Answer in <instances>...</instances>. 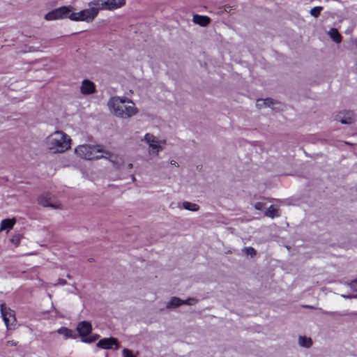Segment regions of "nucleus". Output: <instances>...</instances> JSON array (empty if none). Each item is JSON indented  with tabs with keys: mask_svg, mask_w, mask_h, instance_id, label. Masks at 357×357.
I'll return each mask as SVG.
<instances>
[{
	"mask_svg": "<svg viewBox=\"0 0 357 357\" xmlns=\"http://www.w3.org/2000/svg\"><path fill=\"white\" fill-rule=\"evenodd\" d=\"M66 283H67V282L66 280L60 278L57 280L56 283L54 284V286H57V285L63 286V285L66 284Z\"/></svg>",
	"mask_w": 357,
	"mask_h": 357,
	"instance_id": "obj_34",
	"label": "nucleus"
},
{
	"mask_svg": "<svg viewBox=\"0 0 357 357\" xmlns=\"http://www.w3.org/2000/svg\"><path fill=\"white\" fill-rule=\"evenodd\" d=\"M128 167L130 169L132 168V163L128 164Z\"/></svg>",
	"mask_w": 357,
	"mask_h": 357,
	"instance_id": "obj_39",
	"label": "nucleus"
},
{
	"mask_svg": "<svg viewBox=\"0 0 357 357\" xmlns=\"http://www.w3.org/2000/svg\"><path fill=\"white\" fill-rule=\"evenodd\" d=\"M111 10L121 8L126 4V0H109Z\"/></svg>",
	"mask_w": 357,
	"mask_h": 357,
	"instance_id": "obj_21",
	"label": "nucleus"
},
{
	"mask_svg": "<svg viewBox=\"0 0 357 357\" xmlns=\"http://www.w3.org/2000/svg\"><path fill=\"white\" fill-rule=\"evenodd\" d=\"M323 313L325 314H331L333 312L324 311V312H323Z\"/></svg>",
	"mask_w": 357,
	"mask_h": 357,
	"instance_id": "obj_38",
	"label": "nucleus"
},
{
	"mask_svg": "<svg viewBox=\"0 0 357 357\" xmlns=\"http://www.w3.org/2000/svg\"><path fill=\"white\" fill-rule=\"evenodd\" d=\"M183 208L185 210H188L190 211H197L199 208V205L195 203H191L190 202H183Z\"/></svg>",
	"mask_w": 357,
	"mask_h": 357,
	"instance_id": "obj_22",
	"label": "nucleus"
},
{
	"mask_svg": "<svg viewBox=\"0 0 357 357\" xmlns=\"http://www.w3.org/2000/svg\"><path fill=\"white\" fill-rule=\"evenodd\" d=\"M80 90L81 93L84 95L92 94L96 91V85L89 79H84L82 82Z\"/></svg>",
	"mask_w": 357,
	"mask_h": 357,
	"instance_id": "obj_13",
	"label": "nucleus"
},
{
	"mask_svg": "<svg viewBox=\"0 0 357 357\" xmlns=\"http://www.w3.org/2000/svg\"><path fill=\"white\" fill-rule=\"evenodd\" d=\"M262 101H263V99H258L257 100L256 105H257V107L261 108L264 105V104L262 103Z\"/></svg>",
	"mask_w": 357,
	"mask_h": 357,
	"instance_id": "obj_35",
	"label": "nucleus"
},
{
	"mask_svg": "<svg viewBox=\"0 0 357 357\" xmlns=\"http://www.w3.org/2000/svg\"><path fill=\"white\" fill-rule=\"evenodd\" d=\"M16 223V219L15 218H8L3 220L1 222V227H0V231L7 230L9 231L12 229L14 227V225Z\"/></svg>",
	"mask_w": 357,
	"mask_h": 357,
	"instance_id": "obj_15",
	"label": "nucleus"
},
{
	"mask_svg": "<svg viewBox=\"0 0 357 357\" xmlns=\"http://www.w3.org/2000/svg\"><path fill=\"white\" fill-rule=\"evenodd\" d=\"M243 252L247 255H250V257H253L254 256L256 255L257 254V252L255 250V248H253L252 247H245L244 248V249L243 250Z\"/></svg>",
	"mask_w": 357,
	"mask_h": 357,
	"instance_id": "obj_25",
	"label": "nucleus"
},
{
	"mask_svg": "<svg viewBox=\"0 0 357 357\" xmlns=\"http://www.w3.org/2000/svg\"><path fill=\"white\" fill-rule=\"evenodd\" d=\"M342 296L344 298H355V297H354V295H342Z\"/></svg>",
	"mask_w": 357,
	"mask_h": 357,
	"instance_id": "obj_36",
	"label": "nucleus"
},
{
	"mask_svg": "<svg viewBox=\"0 0 357 357\" xmlns=\"http://www.w3.org/2000/svg\"><path fill=\"white\" fill-rule=\"evenodd\" d=\"M110 112L121 119H129L138 112L135 104L126 97L114 96L107 102Z\"/></svg>",
	"mask_w": 357,
	"mask_h": 357,
	"instance_id": "obj_1",
	"label": "nucleus"
},
{
	"mask_svg": "<svg viewBox=\"0 0 357 357\" xmlns=\"http://www.w3.org/2000/svg\"><path fill=\"white\" fill-rule=\"evenodd\" d=\"M72 6H61L56 8L45 15V19L47 21L57 20L63 18H68L70 13L73 11Z\"/></svg>",
	"mask_w": 357,
	"mask_h": 357,
	"instance_id": "obj_6",
	"label": "nucleus"
},
{
	"mask_svg": "<svg viewBox=\"0 0 357 357\" xmlns=\"http://www.w3.org/2000/svg\"><path fill=\"white\" fill-rule=\"evenodd\" d=\"M144 141L148 144L149 153L158 155L162 151V146L166 144L165 139H159L151 133L144 135Z\"/></svg>",
	"mask_w": 357,
	"mask_h": 357,
	"instance_id": "obj_4",
	"label": "nucleus"
},
{
	"mask_svg": "<svg viewBox=\"0 0 357 357\" xmlns=\"http://www.w3.org/2000/svg\"><path fill=\"white\" fill-rule=\"evenodd\" d=\"M181 305H183V300L178 297H172L169 302L166 305L167 309L176 308Z\"/></svg>",
	"mask_w": 357,
	"mask_h": 357,
	"instance_id": "obj_17",
	"label": "nucleus"
},
{
	"mask_svg": "<svg viewBox=\"0 0 357 357\" xmlns=\"http://www.w3.org/2000/svg\"><path fill=\"white\" fill-rule=\"evenodd\" d=\"M67 278H70V275H67Z\"/></svg>",
	"mask_w": 357,
	"mask_h": 357,
	"instance_id": "obj_42",
	"label": "nucleus"
},
{
	"mask_svg": "<svg viewBox=\"0 0 357 357\" xmlns=\"http://www.w3.org/2000/svg\"><path fill=\"white\" fill-rule=\"evenodd\" d=\"M89 7L96 10V16L98 15L100 10H103L102 0H93L89 3Z\"/></svg>",
	"mask_w": 357,
	"mask_h": 357,
	"instance_id": "obj_18",
	"label": "nucleus"
},
{
	"mask_svg": "<svg viewBox=\"0 0 357 357\" xmlns=\"http://www.w3.org/2000/svg\"><path fill=\"white\" fill-rule=\"evenodd\" d=\"M71 139L63 131H55L45 140L47 149L53 153H61L70 148Z\"/></svg>",
	"mask_w": 357,
	"mask_h": 357,
	"instance_id": "obj_2",
	"label": "nucleus"
},
{
	"mask_svg": "<svg viewBox=\"0 0 357 357\" xmlns=\"http://www.w3.org/2000/svg\"><path fill=\"white\" fill-rule=\"evenodd\" d=\"M96 10L89 7L88 8L80 10L78 13L70 12L68 18L75 22L84 21L90 22L96 17Z\"/></svg>",
	"mask_w": 357,
	"mask_h": 357,
	"instance_id": "obj_5",
	"label": "nucleus"
},
{
	"mask_svg": "<svg viewBox=\"0 0 357 357\" xmlns=\"http://www.w3.org/2000/svg\"><path fill=\"white\" fill-rule=\"evenodd\" d=\"M56 332L59 334L63 335L66 339H75L77 337V335L73 332V331L66 327H61L56 331Z\"/></svg>",
	"mask_w": 357,
	"mask_h": 357,
	"instance_id": "obj_16",
	"label": "nucleus"
},
{
	"mask_svg": "<svg viewBox=\"0 0 357 357\" xmlns=\"http://www.w3.org/2000/svg\"><path fill=\"white\" fill-rule=\"evenodd\" d=\"M262 103L264 104V106H271L274 104V100L271 98L263 99Z\"/></svg>",
	"mask_w": 357,
	"mask_h": 357,
	"instance_id": "obj_32",
	"label": "nucleus"
},
{
	"mask_svg": "<svg viewBox=\"0 0 357 357\" xmlns=\"http://www.w3.org/2000/svg\"><path fill=\"white\" fill-rule=\"evenodd\" d=\"M335 120L342 124H351L354 122L355 118L351 111H342L336 115Z\"/></svg>",
	"mask_w": 357,
	"mask_h": 357,
	"instance_id": "obj_10",
	"label": "nucleus"
},
{
	"mask_svg": "<svg viewBox=\"0 0 357 357\" xmlns=\"http://www.w3.org/2000/svg\"><path fill=\"white\" fill-rule=\"evenodd\" d=\"M278 209L271 205L266 209L264 215H265V216L273 218L275 216L278 215Z\"/></svg>",
	"mask_w": 357,
	"mask_h": 357,
	"instance_id": "obj_23",
	"label": "nucleus"
},
{
	"mask_svg": "<svg viewBox=\"0 0 357 357\" xmlns=\"http://www.w3.org/2000/svg\"><path fill=\"white\" fill-rule=\"evenodd\" d=\"M103 10H111L110 3L109 0H102Z\"/></svg>",
	"mask_w": 357,
	"mask_h": 357,
	"instance_id": "obj_30",
	"label": "nucleus"
},
{
	"mask_svg": "<svg viewBox=\"0 0 357 357\" xmlns=\"http://www.w3.org/2000/svg\"><path fill=\"white\" fill-rule=\"evenodd\" d=\"M210 21V18L204 15H194L192 18V22L195 24H199L202 26H207L209 24Z\"/></svg>",
	"mask_w": 357,
	"mask_h": 357,
	"instance_id": "obj_14",
	"label": "nucleus"
},
{
	"mask_svg": "<svg viewBox=\"0 0 357 357\" xmlns=\"http://www.w3.org/2000/svg\"><path fill=\"white\" fill-rule=\"evenodd\" d=\"M354 297H355V298H357V294H354Z\"/></svg>",
	"mask_w": 357,
	"mask_h": 357,
	"instance_id": "obj_41",
	"label": "nucleus"
},
{
	"mask_svg": "<svg viewBox=\"0 0 357 357\" xmlns=\"http://www.w3.org/2000/svg\"><path fill=\"white\" fill-rule=\"evenodd\" d=\"M106 357H107V356H106Z\"/></svg>",
	"mask_w": 357,
	"mask_h": 357,
	"instance_id": "obj_43",
	"label": "nucleus"
},
{
	"mask_svg": "<svg viewBox=\"0 0 357 357\" xmlns=\"http://www.w3.org/2000/svg\"><path fill=\"white\" fill-rule=\"evenodd\" d=\"M17 344V342L14 340H8L6 342V347H15Z\"/></svg>",
	"mask_w": 357,
	"mask_h": 357,
	"instance_id": "obj_33",
	"label": "nucleus"
},
{
	"mask_svg": "<svg viewBox=\"0 0 357 357\" xmlns=\"http://www.w3.org/2000/svg\"><path fill=\"white\" fill-rule=\"evenodd\" d=\"M123 357H135L132 353L131 352V351H130L129 349H124L123 350Z\"/></svg>",
	"mask_w": 357,
	"mask_h": 357,
	"instance_id": "obj_31",
	"label": "nucleus"
},
{
	"mask_svg": "<svg viewBox=\"0 0 357 357\" xmlns=\"http://www.w3.org/2000/svg\"><path fill=\"white\" fill-rule=\"evenodd\" d=\"M38 203L43 207H50L52 208H59L61 204L56 201L50 193H44L38 197Z\"/></svg>",
	"mask_w": 357,
	"mask_h": 357,
	"instance_id": "obj_8",
	"label": "nucleus"
},
{
	"mask_svg": "<svg viewBox=\"0 0 357 357\" xmlns=\"http://www.w3.org/2000/svg\"><path fill=\"white\" fill-rule=\"evenodd\" d=\"M328 35L335 43H339L341 42L342 37L336 29L331 28L328 31Z\"/></svg>",
	"mask_w": 357,
	"mask_h": 357,
	"instance_id": "obj_20",
	"label": "nucleus"
},
{
	"mask_svg": "<svg viewBox=\"0 0 357 357\" xmlns=\"http://www.w3.org/2000/svg\"><path fill=\"white\" fill-rule=\"evenodd\" d=\"M76 329L82 338H86V337L91 332L92 326L90 322L82 321L78 323Z\"/></svg>",
	"mask_w": 357,
	"mask_h": 357,
	"instance_id": "obj_11",
	"label": "nucleus"
},
{
	"mask_svg": "<svg viewBox=\"0 0 357 357\" xmlns=\"http://www.w3.org/2000/svg\"><path fill=\"white\" fill-rule=\"evenodd\" d=\"M323 10V7L321 6H316L312 8L310 10V15H312L314 17H317L319 15L321 10Z\"/></svg>",
	"mask_w": 357,
	"mask_h": 357,
	"instance_id": "obj_24",
	"label": "nucleus"
},
{
	"mask_svg": "<svg viewBox=\"0 0 357 357\" xmlns=\"http://www.w3.org/2000/svg\"><path fill=\"white\" fill-rule=\"evenodd\" d=\"M266 206V203L263 202H258L255 204V208L257 210H263Z\"/></svg>",
	"mask_w": 357,
	"mask_h": 357,
	"instance_id": "obj_29",
	"label": "nucleus"
},
{
	"mask_svg": "<svg viewBox=\"0 0 357 357\" xmlns=\"http://www.w3.org/2000/svg\"><path fill=\"white\" fill-rule=\"evenodd\" d=\"M346 285L353 291H357V278L349 282H347Z\"/></svg>",
	"mask_w": 357,
	"mask_h": 357,
	"instance_id": "obj_27",
	"label": "nucleus"
},
{
	"mask_svg": "<svg viewBox=\"0 0 357 357\" xmlns=\"http://www.w3.org/2000/svg\"><path fill=\"white\" fill-rule=\"evenodd\" d=\"M307 307H309V308H312L313 307L312 306H310V305H307L306 306Z\"/></svg>",
	"mask_w": 357,
	"mask_h": 357,
	"instance_id": "obj_40",
	"label": "nucleus"
},
{
	"mask_svg": "<svg viewBox=\"0 0 357 357\" xmlns=\"http://www.w3.org/2000/svg\"><path fill=\"white\" fill-rule=\"evenodd\" d=\"M0 310L7 329H11V327L15 326L16 323L15 312L8 307L5 303L1 304Z\"/></svg>",
	"mask_w": 357,
	"mask_h": 357,
	"instance_id": "obj_7",
	"label": "nucleus"
},
{
	"mask_svg": "<svg viewBox=\"0 0 357 357\" xmlns=\"http://www.w3.org/2000/svg\"><path fill=\"white\" fill-rule=\"evenodd\" d=\"M171 164L174 166H177L178 163L175 160H172Z\"/></svg>",
	"mask_w": 357,
	"mask_h": 357,
	"instance_id": "obj_37",
	"label": "nucleus"
},
{
	"mask_svg": "<svg viewBox=\"0 0 357 357\" xmlns=\"http://www.w3.org/2000/svg\"><path fill=\"white\" fill-rule=\"evenodd\" d=\"M298 344L301 347L309 348L312 344V341L310 337L306 336H300L298 337Z\"/></svg>",
	"mask_w": 357,
	"mask_h": 357,
	"instance_id": "obj_19",
	"label": "nucleus"
},
{
	"mask_svg": "<svg viewBox=\"0 0 357 357\" xmlns=\"http://www.w3.org/2000/svg\"><path fill=\"white\" fill-rule=\"evenodd\" d=\"M198 300L195 298H189L187 300H183V305H192L196 304Z\"/></svg>",
	"mask_w": 357,
	"mask_h": 357,
	"instance_id": "obj_28",
	"label": "nucleus"
},
{
	"mask_svg": "<svg viewBox=\"0 0 357 357\" xmlns=\"http://www.w3.org/2000/svg\"><path fill=\"white\" fill-rule=\"evenodd\" d=\"M102 150L100 146L82 144L75 149V153L86 160H98L101 158Z\"/></svg>",
	"mask_w": 357,
	"mask_h": 357,
	"instance_id": "obj_3",
	"label": "nucleus"
},
{
	"mask_svg": "<svg viewBox=\"0 0 357 357\" xmlns=\"http://www.w3.org/2000/svg\"><path fill=\"white\" fill-rule=\"evenodd\" d=\"M96 346L103 349H118L119 347L118 340L114 337L101 339L97 343Z\"/></svg>",
	"mask_w": 357,
	"mask_h": 357,
	"instance_id": "obj_9",
	"label": "nucleus"
},
{
	"mask_svg": "<svg viewBox=\"0 0 357 357\" xmlns=\"http://www.w3.org/2000/svg\"><path fill=\"white\" fill-rule=\"evenodd\" d=\"M98 338H99L98 335H93L92 336H91L89 337L82 338V341L85 343H91V342H95Z\"/></svg>",
	"mask_w": 357,
	"mask_h": 357,
	"instance_id": "obj_26",
	"label": "nucleus"
},
{
	"mask_svg": "<svg viewBox=\"0 0 357 357\" xmlns=\"http://www.w3.org/2000/svg\"><path fill=\"white\" fill-rule=\"evenodd\" d=\"M101 158L109 159V161L113 164L114 167L118 169L120 168L123 164L121 158L105 150H102Z\"/></svg>",
	"mask_w": 357,
	"mask_h": 357,
	"instance_id": "obj_12",
	"label": "nucleus"
}]
</instances>
